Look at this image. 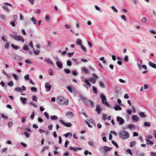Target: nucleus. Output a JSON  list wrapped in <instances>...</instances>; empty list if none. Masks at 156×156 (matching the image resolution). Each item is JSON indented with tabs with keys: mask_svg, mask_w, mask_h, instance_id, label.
<instances>
[{
	"mask_svg": "<svg viewBox=\"0 0 156 156\" xmlns=\"http://www.w3.org/2000/svg\"><path fill=\"white\" fill-rule=\"evenodd\" d=\"M120 137L122 139L126 140L129 138V135L128 132L126 130H122L119 133Z\"/></svg>",
	"mask_w": 156,
	"mask_h": 156,
	"instance_id": "obj_1",
	"label": "nucleus"
},
{
	"mask_svg": "<svg viewBox=\"0 0 156 156\" xmlns=\"http://www.w3.org/2000/svg\"><path fill=\"white\" fill-rule=\"evenodd\" d=\"M58 103L61 105H67L68 104V101H65V98L63 97H60L57 99Z\"/></svg>",
	"mask_w": 156,
	"mask_h": 156,
	"instance_id": "obj_2",
	"label": "nucleus"
},
{
	"mask_svg": "<svg viewBox=\"0 0 156 156\" xmlns=\"http://www.w3.org/2000/svg\"><path fill=\"white\" fill-rule=\"evenodd\" d=\"M112 148L107 146L101 147L100 149V151L101 153H104L105 152H107L111 151Z\"/></svg>",
	"mask_w": 156,
	"mask_h": 156,
	"instance_id": "obj_3",
	"label": "nucleus"
},
{
	"mask_svg": "<svg viewBox=\"0 0 156 156\" xmlns=\"http://www.w3.org/2000/svg\"><path fill=\"white\" fill-rule=\"evenodd\" d=\"M100 97L102 99V102L103 104L105 105L107 107L110 106V105L107 102L106 98L105 95L101 94L100 95Z\"/></svg>",
	"mask_w": 156,
	"mask_h": 156,
	"instance_id": "obj_4",
	"label": "nucleus"
},
{
	"mask_svg": "<svg viewBox=\"0 0 156 156\" xmlns=\"http://www.w3.org/2000/svg\"><path fill=\"white\" fill-rule=\"evenodd\" d=\"M68 90L71 93H75L76 92V90L75 88L72 86L69 85L67 87Z\"/></svg>",
	"mask_w": 156,
	"mask_h": 156,
	"instance_id": "obj_5",
	"label": "nucleus"
},
{
	"mask_svg": "<svg viewBox=\"0 0 156 156\" xmlns=\"http://www.w3.org/2000/svg\"><path fill=\"white\" fill-rule=\"evenodd\" d=\"M76 43L78 44V45H80L81 46V47L82 49L85 52L86 51V50L85 48L82 45V41L80 40H77L76 42Z\"/></svg>",
	"mask_w": 156,
	"mask_h": 156,
	"instance_id": "obj_6",
	"label": "nucleus"
},
{
	"mask_svg": "<svg viewBox=\"0 0 156 156\" xmlns=\"http://www.w3.org/2000/svg\"><path fill=\"white\" fill-rule=\"evenodd\" d=\"M60 122L64 126H65V127H70L72 125V124L71 123H66L65 122H64L62 120H61L60 121Z\"/></svg>",
	"mask_w": 156,
	"mask_h": 156,
	"instance_id": "obj_7",
	"label": "nucleus"
},
{
	"mask_svg": "<svg viewBox=\"0 0 156 156\" xmlns=\"http://www.w3.org/2000/svg\"><path fill=\"white\" fill-rule=\"evenodd\" d=\"M117 120L121 125H122L125 122L124 120L122 117H117Z\"/></svg>",
	"mask_w": 156,
	"mask_h": 156,
	"instance_id": "obj_8",
	"label": "nucleus"
},
{
	"mask_svg": "<svg viewBox=\"0 0 156 156\" xmlns=\"http://www.w3.org/2000/svg\"><path fill=\"white\" fill-rule=\"evenodd\" d=\"M45 87L46 88V91L47 92H49L50 91L51 86L50 83H46L45 84Z\"/></svg>",
	"mask_w": 156,
	"mask_h": 156,
	"instance_id": "obj_9",
	"label": "nucleus"
},
{
	"mask_svg": "<svg viewBox=\"0 0 156 156\" xmlns=\"http://www.w3.org/2000/svg\"><path fill=\"white\" fill-rule=\"evenodd\" d=\"M66 116L67 117L70 118L73 117L74 115L72 112L69 111L66 113Z\"/></svg>",
	"mask_w": 156,
	"mask_h": 156,
	"instance_id": "obj_10",
	"label": "nucleus"
},
{
	"mask_svg": "<svg viewBox=\"0 0 156 156\" xmlns=\"http://www.w3.org/2000/svg\"><path fill=\"white\" fill-rule=\"evenodd\" d=\"M12 58L16 60H21L22 58L20 56L16 55H14L12 56Z\"/></svg>",
	"mask_w": 156,
	"mask_h": 156,
	"instance_id": "obj_11",
	"label": "nucleus"
},
{
	"mask_svg": "<svg viewBox=\"0 0 156 156\" xmlns=\"http://www.w3.org/2000/svg\"><path fill=\"white\" fill-rule=\"evenodd\" d=\"M86 104L89 107H93L94 105L93 102L90 100H87L86 102Z\"/></svg>",
	"mask_w": 156,
	"mask_h": 156,
	"instance_id": "obj_12",
	"label": "nucleus"
},
{
	"mask_svg": "<svg viewBox=\"0 0 156 156\" xmlns=\"http://www.w3.org/2000/svg\"><path fill=\"white\" fill-rule=\"evenodd\" d=\"M132 119L133 122H137L139 120L140 118L137 115H134L132 116Z\"/></svg>",
	"mask_w": 156,
	"mask_h": 156,
	"instance_id": "obj_13",
	"label": "nucleus"
},
{
	"mask_svg": "<svg viewBox=\"0 0 156 156\" xmlns=\"http://www.w3.org/2000/svg\"><path fill=\"white\" fill-rule=\"evenodd\" d=\"M101 109L100 108V106L99 105H97L96 106V111L97 113L100 114L101 112Z\"/></svg>",
	"mask_w": 156,
	"mask_h": 156,
	"instance_id": "obj_14",
	"label": "nucleus"
},
{
	"mask_svg": "<svg viewBox=\"0 0 156 156\" xmlns=\"http://www.w3.org/2000/svg\"><path fill=\"white\" fill-rule=\"evenodd\" d=\"M44 60L48 64H50L52 65H54V64L53 62L49 58H45Z\"/></svg>",
	"mask_w": 156,
	"mask_h": 156,
	"instance_id": "obj_15",
	"label": "nucleus"
},
{
	"mask_svg": "<svg viewBox=\"0 0 156 156\" xmlns=\"http://www.w3.org/2000/svg\"><path fill=\"white\" fill-rule=\"evenodd\" d=\"M148 65H149L151 67L156 69V64L155 63L152 62H148Z\"/></svg>",
	"mask_w": 156,
	"mask_h": 156,
	"instance_id": "obj_16",
	"label": "nucleus"
},
{
	"mask_svg": "<svg viewBox=\"0 0 156 156\" xmlns=\"http://www.w3.org/2000/svg\"><path fill=\"white\" fill-rule=\"evenodd\" d=\"M69 149L70 150H72L74 151H78V150H81L82 149V148L81 147H79V148H74L73 147H70L69 148Z\"/></svg>",
	"mask_w": 156,
	"mask_h": 156,
	"instance_id": "obj_17",
	"label": "nucleus"
},
{
	"mask_svg": "<svg viewBox=\"0 0 156 156\" xmlns=\"http://www.w3.org/2000/svg\"><path fill=\"white\" fill-rule=\"evenodd\" d=\"M20 100L23 104H25L26 103V101L27 100V98H21Z\"/></svg>",
	"mask_w": 156,
	"mask_h": 156,
	"instance_id": "obj_18",
	"label": "nucleus"
},
{
	"mask_svg": "<svg viewBox=\"0 0 156 156\" xmlns=\"http://www.w3.org/2000/svg\"><path fill=\"white\" fill-rule=\"evenodd\" d=\"M57 66L59 67L60 69H61L62 67V62L59 61H57L56 62Z\"/></svg>",
	"mask_w": 156,
	"mask_h": 156,
	"instance_id": "obj_19",
	"label": "nucleus"
},
{
	"mask_svg": "<svg viewBox=\"0 0 156 156\" xmlns=\"http://www.w3.org/2000/svg\"><path fill=\"white\" fill-rule=\"evenodd\" d=\"M81 71L87 74H89V70L86 67H83L81 69Z\"/></svg>",
	"mask_w": 156,
	"mask_h": 156,
	"instance_id": "obj_20",
	"label": "nucleus"
},
{
	"mask_svg": "<svg viewBox=\"0 0 156 156\" xmlns=\"http://www.w3.org/2000/svg\"><path fill=\"white\" fill-rule=\"evenodd\" d=\"M114 108L115 110H121V108L119 105H116L114 106Z\"/></svg>",
	"mask_w": 156,
	"mask_h": 156,
	"instance_id": "obj_21",
	"label": "nucleus"
},
{
	"mask_svg": "<svg viewBox=\"0 0 156 156\" xmlns=\"http://www.w3.org/2000/svg\"><path fill=\"white\" fill-rule=\"evenodd\" d=\"M139 115L141 117L145 118L146 115L143 112H140L139 113Z\"/></svg>",
	"mask_w": 156,
	"mask_h": 156,
	"instance_id": "obj_22",
	"label": "nucleus"
},
{
	"mask_svg": "<svg viewBox=\"0 0 156 156\" xmlns=\"http://www.w3.org/2000/svg\"><path fill=\"white\" fill-rule=\"evenodd\" d=\"M50 119L51 120H55L58 119V117L56 115H51L50 116Z\"/></svg>",
	"mask_w": 156,
	"mask_h": 156,
	"instance_id": "obj_23",
	"label": "nucleus"
},
{
	"mask_svg": "<svg viewBox=\"0 0 156 156\" xmlns=\"http://www.w3.org/2000/svg\"><path fill=\"white\" fill-rule=\"evenodd\" d=\"M88 80H89V81H90L94 84L96 82V80L93 78H90Z\"/></svg>",
	"mask_w": 156,
	"mask_h": 156,
	"instance_id": "obj_24",
	"label": "nucleus"
},
{
	"mask_svg": "<svg viewBox=\"0 0 156 156\" xmlns=\"http://www.w3.org/2000/svg\"><path fill=\"white\" fill-rule=\"evenodd\" d=\"M146 141L147 142V144L152 145L153 144V142L152 141H151L147 139H146Z\"/></svg>",
	"mask_w": 156,
	"mask_h": 156,
	"instance_id": "obj_25",
	"label": "nucleus"
},
{
	"mask_svg": "<svg viewBox=\"0 0 156 156\" xmlns=\"http://www.w3.org/2000/svg\"><path fill=\"white\" fill-rule=\"evenodd\" d=\"M112 9L113 10V11L116 13H117L118 12V10L115 7V6H112L111 7Z\"/></svg>",
	"mask_w": 156,
	"mask_h": 156,
	"instance_id": "obj_26",
	"label": "nucleus"
},
{
	"mask_svg": "<svg viewBox=\"0 0 156 156\" xmlns=\"http://www.w3.org/2000/svg\"><path fill=\"white\" fill-rule=\"evenodd\" d=\"M33 51L34 53L37 55L39 54L40 52V51L39 50H36L35 49H33Z\"/></svg>",
	"mask_w": 156,
	"mask_h": 156,
	"instance_id": "obj_27",
	"label": "nucleus"
},
{
	"mask_svg": "<svg viewBox=\"0 0 156 156\" xmlns=\"http://www.w3.org/2000/svg\"><path fill=\"white\" fill-rule=\"evenodd\" d=\"M136 142L135 141H132L130 143V146L131 147H132L135 145Z\"/></svg>",
	"mask_w": 156,
	"mask_h": 156,
	"instance_id": "obj_28",
	"label": "nucleus"
},
{
	"mask_svg": "<svg viewBox=\"0 0 156 156\" xmlns=\"http://www.w3.org/2000/svg\"><path fill=\"white\" fill-rule=\"evenodd\" d=\"M32 99L33 101H35L36 102L37 101V98L35 96L33 95L32 97Z\"/></svg>",
	"mask_w": 156,
	"mask_h": 156,
	"instance_id": "obj_29",
	"label": "nucleus"
},
{
	"mask_svg": "<svg viewBox=\"0 0 156 156\" xmlns=\"http://www.w3.org/2000/svg\"><path fill=\"white\" fill-rule=\"evenodd\" d=\"M128 127L130 129H135V126L133 124H129L128 126Z\"/></svg>",
	"mask_w": 156,
	"mask_h": 156,
	"instance_id": "obj_30",
	"label": "nucleus"
},
{
	"mask_svg": "<svg viewBox=\"0 0 156 156\" xmlns=\"http://www.w3.org/2000/svg\"><path fill=\"white\" fill-rule=\"evenodd\" d=\"M144 126L149 127L151 126L150 123L148 122H145L144 123Z\"/></svg>",
	"mask_w": 156,
	"mask_h": 156,
	"instance_id": "obj_31",
	"label": "nucleus"
},
{
	"mask_svg": "<svg viewBox=\"0 0 156 156\" xmlns=\"http://www.w3.org/2000/svg\"><path fill=\"white\" fill-rule=\"evenodd\" d=\"M0 17L3 20H4L6 19V16L4 15L0 14Z\"/></svg>",
	"mask_w": 156,
	"mask_h": 156,
	"instance_id": "obj_32",
	"label": "nucleus"
},
{
	"mask_svg": "<svg viewBox=\"0 0 156 156\" xmlns=\"http://www.w3.org/2000/svg\"><path fill=\"white\" fill-rule=\"evenodd\" d=\"M24 134L25 135L26 137L27 138L29 137L30 136V134L27 132L25 131Z\"/></svg>",
	"mask_w": 156,
	"mask_h": 156,
	"instance_id": "obj_33",
	"label": "nucleus"
},
{
	"mask_svg": "<svg viewBox=\"0 0 156 156\" xmlns=\"http://www.w3.org/2000/svg\"><path fill=\"white\" fill-rule=\"evenodd\" d=\"M9 44L8 42H7L5 44L4 47L6 49H8L9 48Z\"/></svg>",
	"mask_w": 156,
	"mask_h": 156,
	"instance_id": "obj_34",
	"label": "nucleus"
},
{
	"mask_svg": "<svg viewBox=\"0 0 156 156\" xmlns=\"http://www.w3.org/2000/svg\"><path fill=\"white\" fill-rule=\"evenodd\" d=\"M95 8L98 11L100 12H102V10L100 9V8L97 5H95Z\"/></svg>",
	"mask_w": 156,
	"mask_h": 156,
	"instance_id": "obj_35",
	"label": "nucleus"
},
{
	"mask_svg": "<svg viewBox=\"0 0 156 156\" xmlns=\"http://www.w3.org/2000/svg\"><path fill=\"white\" fill-rule=\"evenodd\" d=\"M30 20L31 21L33 22V23L34 24H36V20L35 18L32 17L31 18Z\"/></svg>",
	"mask_w": 156,
	"mask_h": 156,
	"instance_id": "obj_36",
	"label": "nucleus"
},
{
	"mask_svg": "<svg viewBox=\"0 0 156 156\" xmlns=\"http://www.w3.org/2000/svg\"><path fill=\"white\" fill-rule=\"evenodd\" d=\"M15 90L18 92H20L22 91L21 89L19 87H17L15 88Z\"/></svg>",
	"mask_w": 156,
	"mask_h": 156,
	"instance_id": "obj_37",
	"label": "nucleus"
},
{
	"mask_svg": "<svg viewBox=\"0 0 156 156\" xmlns=\"http://www.w3.org/2000/svg\"><path fill=\"white\" fill-rule=\"evenodd\" d=\"M94 93L97 94V88L95 87L94 86L92 87Z\"/></svg>",
	"mask_w": 156,
	"mask_h": 156,
	"instance_id": "obj_38",
	"label": "nucleus"
},
{
	"mask_svg": "<svg viewBox=\"0 0 156 156\" xmlns=\"http://www.w3.org/2000/svg\"><path fill=\"white\" fill-rule=\"evenodd\" d=\"M10 36H11V37L13 39H16L17 37V35L16 34L13 35L12 34H10Z\"/></svg>",
	"mask_w": 156,
	"mask_h": 156,
	"instance_id": "obj_39",
	"label": "nucleus"
},
{
	"mask_svg": "<svg viewBox=\"0 0 156 156\" xmlns=\"http://www.w3.org/2000/svg\"><path fill=\"white\" fill-rule=\"evenodd\" d=\"M85 82L90 87L91 86L90 83L89 82V80L87 79H85L84 80Z\"/></svg>",
	"mask_w": 156,
	"mask_h": 156,
	"instance_id": "obj_40",
	"label": "nucleus"
},
{
	"mask_svg": "<svg viewBox=\"0 0 156 156\" xmlns=\"http://www.w3.org/2000/svg\"><path fill=\"white\" fill-rule=\"evenodd\" d=\"M16 22H15L14 21H11L10 22V24L12 25V27H15L16 25Z\"/></svg>",
	"mask_w": 156,
	"mask_h": 156,
	"instance_id": "obj_41",
	"label": "nucleus"
},
{
	"mask_svg": "<svg viewBox=\"0 0 156 156\" xmlns=\"http://www.w3.org/2000/svg\"><path fill=\"white\" fill-rule=\"evenodd\" d=\"M24 78L26 80H29V74H27L24 76Z\"/></svg>",
	"mask_w": 156,
	"mask_h": 156,
	"instance_id": "obj_42",
	"label": "nucleus"
},
{
	"mask_svg": "<svg viewBox=\"0 0 156 156\" xmlns=\"http://www.w3.org/2000/svg\"><path fill=\"white\" fill-rule=\"evenodd\" d=\"M13 77H14L15 79L16 80H17L18 79V77L17 75L15 74H13L12 75Z\"/></svg>",
	"mask_w": 156,
	"mask_h": 156,
	"instance_id": "obj_43",
	"label": "nucleus"
},
{
	"mask_svg": "<svg viewBox=\"0 0 156 156\" xmlns=\"http://www.w3.org/2000/svg\"><path fill=\"white\" fill-rule=\"evenodd\" d=\"M3 8H5V9L8 12H9L10 11V9L6 5L5 6H3Z\"/></svg>",
	"mask_w": 156,
	"mask_h": 156,
	"instance_id": "obj_44",
	"label": "nucleus"
},
{
	"mask_svg": "<svg viewBox=\"0 0 156 156\" xmlns=\"http://www.w3.org/2000/svg\"><path fill=\"white\" fill-rule=\"evenodd\" d=\"M99 84L102 87L104 88L105 87L104 83L102 81H100L99 82Z\"/></svg>",
	"mask_w": 156,
	"mask_h": 156,
	"instance_id": "obj_45",
	"label": "nucleus"
},
{
	"mask_svg": "<svg viewBox=\"0 0 156 156\" xmlns=\"http://www.w3.org/2000/svg\"><path fill=\"white\" fill-rule=\"evenodd\" d=\"M8 85L10 87H12L13 86V83L12 81H11L8 83Z\"/></svg>",
	"mask_w": 156,
	"mask_h": 156,
	"instance_id": "obj_46",
	"label": "nucleus"
},
{
	"mask_svg": "<svg viewBox=\"0 0 156 156\" xmlns=\"http://www.w3.org/2000/svg\"><path fill=\"white\" fill-rule=\"evenodd\" d=\"M2 116V118L5 119H7L8 118V116L6 115H5L4 114H2L1 115Z\"/></svg>",
	"mask_w": 156,
	"mask_h": 156,
	"instance_id": "obj_47",
	"label": "nucleus"
},
{
	"mask_svg": "<svg viewBox=\"0 0 156 156\" xmlns=\"http://www.w3.org/2000/svg\"><path fill=\"white\" fill-rule=\"evenodd\" d=\"M30 90L33 92H36L37 90V89L35 87H31Z\"/></svg>",
	"mask_w": 156,
	"mask_h": 156,
	"instance_id": "obj_48",
	"label": "nucleus"
},
{
	"mask_svg": "<svg viewBox=\"0 0 156 156\" xmlns=\"http://www.w3.org/2000/svg\"><path fill=\"white\" fill-rule=\"evenodd\" d=\"M64 70L65 72L67 74H69L70 73V71L68 69H65Z\"/></svg>",
	"mask_w": 156,
	"mask_h": 156,
	"instance_id": "obj_49",
	"label": "nucleus"
},
{
	"mask_svg": "<svg viewBox=\"0 0 156 156\" xmlns=\"http://www.w3.org/2000/svg\"><path fill=\"white\" fill-rule=\"evenodd\" d=\"M23 49L24 50H25L26 51H29V49L28 48L26 45H25L24 46V47L23 48Z\"/></svg>",
	"mask_w": 156,
	"mask_h": 156,
	"instance_id": "obj_50",
	"label": "nucleus"
},
{
	"mask_svg": "<svg viewBox=\"0 0 156 156\" xmlns=\"http://www.w3.org/2000/svg\"><path fill=\"white\" fill-rule=\"evenodd\" d=\"M11 46L13 47V48L15 49H19V48L18 46H16L13 44H11Z\"/></svg>",
	"mask_w": 156,
	"mask_h": 156,
	"instance_id": "obj_51",
	"label": "nucleus"
},
{
	"mask_svg": "<svg viewBox=\"0 0 156 156\" xmlns=\"http://www.w3.org/2000/svg\"><path fill=\"white\" fill-rule=\"evenodd\" d=\"M35 116V113L34 112H33L32 115L30 116V118L31 119H33L34 117Z\"/></svg>",
	"mask_w": 156,
	"mask_h": 156,
	"instance_id": "obj_52",
	"label": "nucleus"
},
{
	"mask_svg": "<svg viewBox=\"0 0 156 156\" xmlns=\"http://www.w3.org/2000/svg\"><path fill=\"white\" fill-rule=\"evenodd\" d=\"M121 18L125 21H126L127 19L126 16L124 15H122L121 16Z\"/></svg>",
	"mask_w": 156,
	"mask_h": 156,
	"instance_id": "obj_53",
	"label": "nucleus"
},
{
	"mask_svg": "<svg viewBox=\"0 0 156 156\" xmlns=\"http://www.w3.org/2000/svg\"><path fill=\"white\" fill-rule=\"evenodd\" d=\"M124 60L126 62H128L129 60V58L128 56L127 55L125 56L124 58Z\"/></svg>",
	"mask_w": 156,
	"mask_h": 156,
	"instance_id": "obj_54",
	"label": "nucleus"
},
{
	"mask_svg": "<svg viewBox=\"0 0 156 156\" xmlns=\"http://www.w3.org/2000/svg\"><path fill=\"white\" fill-rule=\"evenodd\" d=\"M17 16L16 15H14L13 16V21L16 22V20H17Z\"/></svg>",
	"mask_w": 156,
	"mask_h": 156,
	"instance_id": "obj_55",
	"label": "nucleus"
},
{
	"mask_svg": "<svg viewBox=\"0 0 156 156\" xmlns=\"http://www.w3.org/2000/svg\"><path fill=\"white\" fill-rule=\"evenodd\" d=\"M28 45L30 47V48H34L33 43L31 41L30 42L29 44Z\"/></svg>",
	"mask_w": 156,
	"mask_h": 156,
	"instance_id": "obj_56",
	"label": "nucleus"
},
{
	"mask_svg": "<svg viewBox=\"0 0 156 156\" xmlns=\"http://www.w3.org/2000/svg\"><path fill=\"white\" fill-rule=\"evenodd\" d=\"M89 122L91 123V124H94V122L92 119L90 118L89 119Z\"/></svg>",
	"mask_w": 156,
	"mask_h": 156,
	"instance_id": "obj_57",
	"label": "nucleus"
},
{
	"mask_svg": "<svg viewBox=\"0 0 156 156\" xmlns=\"http://www.w3.org/2000/svg\"><path fill=\"white\" fill-rule=\"evenodd\" d=\"M7 125L9 127H11L13 125V123L12 122H9Z\"/></svg>",
	"mask_w": 156,
	"mask_h": 156,
	"instance_id": "obj_58",
	"label": "nucleus"
},
{
	"mask_svg": "<svg viewBox=\"0 0 156 156\" xmlns=\"http://www.w3.org/2000/svg\"><path fill=\"white\" fill-rule=\"evenodd\" d=\"M16 39H24L23 37L21 35L17 36Z\"/></svg>",
	"mask_w": 156,
	"mask_h": 156,
	"instance_id": "obj_59",
	"label": "nucleus"
},
{
	"mask_svg": "<svg viewBox=\"0 0 156 156\" xmlns=\"http://www.w3.org/2000/svg\"><path fill=\"white\" fill-rule=\"evenodd\" d=\"M44 116L47 117V118L48 119H49V116L48 115L47 113L46 112H45L44 113Z\"/></svg>",
	"mask_w": 156,
	"mask_h": 156,
	"instance_id": "obj_60",
	"label": "nucleus"
},
{
	"mask_svg": "<svg viewBox=\"0 0 156 156\" xmlns=\"http://www.w3.org/2000/svg\"><path fill=\"white\" fill-rule=\"evenodd\" d=\"M86 124L88 125L89 127L90 128H91L92 127V126L90 124V123L88 122V121H86Z\"/></svg>",
	"mask_w": 156,
	"mask_h": 156,
	"instance_id": "obj_61",
	"label": "nucleus"
},
{
	"mask_svg": "<svg viewBox=\"0 0 156 156\" xmlns=\"http://www.w3.org/2000/svg\"><path fill=\"white\" fill-rule=\"evenodd\" d=\"M45 20L47 21H49L50 20V16L49 15H47L45 17Z\"/></svg>",
	"mask_w": 156,
	"mask_h": 156,
	"instance_id": "obj_62",
	"label": "nucleus"
},
{
	"mask_svg": "<svg viewBox=\"0 0 156 156\" xmlns=\"http://www.w3.org/2000/svg\"><path fill=\"white\" fill-rule=\"evenodd\" d=\"M47 46L48 47H51L52 46V43L51 41H48L47 44Z\"/></svg>",
	"mask_w": 156,
	"mask_h": 156,
	"instance_id": "obj_63",
	"label": "nucleus"
},
{
	"mask_svg": "<svg viewBox=\"0 0 156 156\" xmlns=\"http://www.w3.org/2000/svg\"><path fill=\"white\" fill-rule=\"evenodd\" d=\"M48 73H49V74L50 75H52L53 74V70L51 69H50L49 70Z\"/></svg>",
	"mask_w": 156,
	"mask_h": 156,
	"instance_id": "obj_64",
	"label": "nucleus"
}]
</instances>
